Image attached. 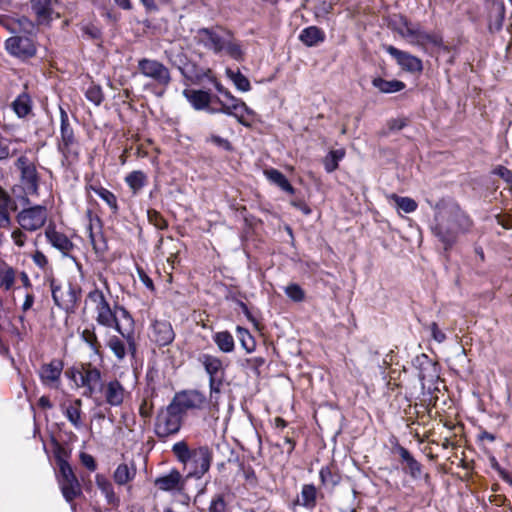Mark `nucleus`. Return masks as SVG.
I'll use <instances>...</instances> for the list:
<instances>
[{
	"label": "nucleus",
	"instance_id": "a211bd4d",
	"mask_svg": "<svg viewBox=\"0 0 512 512\" xmlns=\"http://www.w3.org/2000/svg\"><path fill=\"white\" fill-rule=\"evenodd\" d=\"M386 52L396 59L402 69L409 72H420L423 69L422 62L416 56L401 51L392 45L385 47Z\"/></svg>",
	"mask_w": 512,
	"mask_h": 512
},
{
	"label": "nucleus",
	"instance_id": "3c124183",
	"mask_svg": "<svg viewBox=\"0 0 512 512\" xmlns=\"http://www.w3.org/2000/svg\"><path fill=\"white\" fill-rule=\"evenodd\" d=\"M11 141L6 138H0V161L7 160L15 154V150L11 149Z\"/></svg>",
	"mask_w": 512,
	"mask_h": 512
},
{
	"label": "nucleus",
	"instance_id": "2eb2a0df",
	"mask_svg": "<svg viewBox=\"0 0 512 512\" xmlns=\"http://www.w3.org/2000/svg\"><path fill=\"white\" fill-rule=\"evenodd\" d=\"M64 364L60 359H53L41 365L38 371L41 383L49 388L58 389L61 383V374Z\"/></svg>",
	"mask_w": 512,
	"mask_h": 512
},
{
	"label": "nucleus",
	"instance_id": "9b49d317",
	"mask_svg": "<svg viewBox=\"0 0 512 512\" xmlns=\"http://www.w3.org/2000/svg\"><path fill=\"white\" fill-rule=\"evenodd\" d=\"M52 298L59 308L72 311L78 301V292L70 283L63 284L52 278L49 280Z\"/></svg>",
	"mask_w": 512,
	"mask_h": 512
},
{
	"label": "nucleus",
	"instance_id": "20e7f679",
	"mask_svg": "<svg viewBox=\"0 0 512 512\" xmlns=\"http://www.w3.org/2000/svg\"><path fill=\"white\" fill-rule=\"evenodd\" d=\"M60 138L57 149L68 164L76 162L80 154V145L75 137L67 112L60 106Z\"/></svg>",
	"mask_w": 512,
	"mask_h": 512
},
{
	"label": "nucleus",
	"instance_id": "473e14b6",
	"mask_svg": "<svg viewBox=\"0 0 512 512\" xmlns=\"http://www.w3.org/2000/svg\"><path fill=\"white\" fill-rule=\"evenodd\" d=\"M10 204V196L0 188V228H9L11 225V218L8 212Z\"/></svg>",
	"mask_w": 512,
	"mask_h": 512
},
{
	"label": "nucleus",
	"instance_id": "0e129e2a",
	"mask_svg": "<svg viewBox=\"0 0 512 512\" xmlns=\"http://www.w3.org/2000/svg\"><path fill=\"white\" fill-rule=\"evenodd\" d=\"M139 274L144 285L149 289H153L154 285L152 279L148 277L143 271H140Z\"/></svg>",
	"mask_w": 512,
	"mask_h": 512
},
{
	"label": "nucleus",
	"instance_id": "4c0bfd02",
	"mask_svg": "<svg viewBox=\"0 0 512 512\" xmlns=\"http://www.w3.org/2000/svg\"><path fill=\"white\" fill-rule=\"evenodd\" d=\"M31 7L39 22L48 21L51 15L50 0H31Z\"/></svg>",
	"mask_w": 512,
	"mask_h": 512
},
{
	"label": "nucleus",
	"instance_id": "4be33fe9",
	"mask_svg": "<svg viewBox=\"0 0 512 512\" xmlns=\"http://www.w3.org/2000/svg\"><path fill=\"white\" fill-rule=\"evenodd\" d=\"M82 401L81 399H76L69 404H63L61 406L63 414L68 419V421L74 426L75 429L81 430L84 427V423L82 421Z\"/></svg>",
	"mask_w": 512,
	"mask_h": 512
},
{
	"label": "nucleus",
	"instance_id": "e2e57ef3",
	"mask_svg": "<svg viewBox=\"0 0 512 512\" xmlns=\"http://www.w3.org/2000/svg\"><path fill=\"white\" fill-rule=\"evenodd\" d=\"M34 304V296L32 294H26L25 295V300L23 302V305H22V310L24 312L28 311Z\"/></svg>",
	"mask_w": 512,
	"mask_h": 512
},
{
	"label": "nucleus",
	"instance_id": "bb28decb",
	"mask_svg": "<svg viewBox=\"0 0 512 512\" xmlns=\"http://www.w3.org/2000/svg\"><path fill=\"white\" fill-rule=\"evenodd\" d=\"M223 51L236 61L243 60L244 52L241 44L229 33H225V39L222 44V52Z\"/></svg>",
	"mask_w": 512,
	"mask_h": 512
},
{
	"label": "nucleus",
	"instance_id": "ea45409f",
	"mask_svg": "<svg viewBox=\"0 0 512 512\" xmlns=\"http://www.w3.org/2000/svg\"><path fill=\"white\" fill-rule=\"evenodd\" d=\"M390 198L396 203L397 207L405 213H412L417 209V203L410 197H402L396 194L390 195Z\"/></svg>",
	"mask_w": 512,
	"mask_h": 512
},
{
	"label": "nucleus",
	"instance_id": "1a4fd4ad",
	"mask_svg": "<svg viewBox=\"0 0 512 512\" xmlns=\"http://www.w3.org/2000/svg\"><path fill=\"white\" fill-rule=\"evenodd\" d=\"M199 360L209 375L210 398L213 406H216L224 377L223 363L220 358L209 354H202Z\"/></svg>",
	"mask_w": 512,
	"mask_h": 512
},
{
	"label": "nucleus",
	"instance_id": "2f4dec72",
	"mask_svg": "<svg viewBox=\"0 0 512 512\" xmlns=\"http://www.w3.org/2000/svg\"><path fill=\"white\" fill-rule=\"evenodd\" d=\"M213 341L218 349L224 353H230L235 348L234 338L228 331H220L213 335Z\"/></svg>",
	"mask_w": 512,
	"mask_h": 512
},
{
	"label": "nucleus",
	"instance_id": "72a5a7b5",
	"mask_svg": "<svg viewBox=\"0 0 512 512\" xmlns=\"http://www.w3.org/2000/svg\"><path fill=\"white\" fill-rule=\"evenodd\" d=\"M12 108L18 117L27 116L32 108L31 99L28 94H20L12 103Z\"/></svg>",
	"mask_w": 512,
	"mask_h": 512
},
{
	"label": "nucleus",
	"instance_id": "680f3d73",
	"mask_svg": "<svg viewBox=\"0 0 512 512\" xmlns=\"http://www.w3.org/2000/svg\"><path fill=\"white\" fill-rule=\"evenodd\" d=\"M490 465L494 470H496L498 472L500 477H502L504 479L508 477L506 472L503 469H501L499 463L497 462V460L494 457L490 458Z\"/></svg>",
	"mask_w": 512,
	"mask_h": 512
},
{
	"label": "nucleus",
	"instance_id": "6ab92c4d",
	"mask_svg": "<svg viewBox=\"0 0 512 512\" xmlns=\"http://www.w3.org/2000/svg\"><path fill=\"white\" fill-rule=\"evenodd\" d=\"M100 392L103 394L106 403L115 407L120 406L127 395L126 389L116 379L103 383Z\"/></svg>",
	"mask_w": 512,
	"mask_h": 512
},
{
	"label": "nucleus",
	"instance_id": "338daca9",
	"mask_svg": "<svg viewBox=\"0 0 512 512\" xmlns=\"http://www.w3.org/2000/svg\"><path fill=\"white\" fill-rule=\"evenodd\" d=\"M38 404H39L40 407H42L44 409H51L52 408V403L50 402L49 398L46 397V396L40 397V399L38 401Z\"/></svg>",
	"mask_w": 512,
	"mask_h": 512
},
{
	"label": "nucleus",
	"instance_id": "37998d69",
	"mask_svg": "<svg viewBox=\"0 0 512 512\" xmlns=\"http://www.w3.org/2000/svg\"><path fill=\"white\" fill-rule=\"evenodd\" d=\"M136 477V468L133 464H120L114 472V480H132Z\"/></svg>",
	"mask_w": 512,
	"mask_h": 512
},
{
	"label": "nucleus",
	"instance_id": "58836bf2",
	"mask_svg": "<svg viewBox=\"0 0 512 512\" xmlns=\"http://www.w3.org/2000/svg\"><path fill=\"white\" fill-rule=\"evenodd\" d=\"M81 339L90 347L95 355H100V342L95 333V328H85L81 333Z\"/></svg>",
	"mask_w": 512,
	"mask_h": 512
},
{
	"label": "nucleus",
	"instance_id": "412c9836",
	"mask_svg": "<svg viewBox=\"0 0 512 512\" xmlns=\"http://www.w3.org/2000/svg\"><path fill=\"white\" fill-rule=\"evenodd\" d=\"M198 42L205 48L214 51L215 53L222 52V44L225 39V33L219 34L211 29L202 28L197 32Z\"/></svg>",
	"mask_w": 512,
	"mask_h": 512
},
{
	"label": "nucleus",
	"instance_id": "8fccbe9b",
	"mask_svg": "<svg viewBox=\"0 0 512 512\" xmlns=\"http://www.w3.org/2000/svg\"><path fill=\"white\" fill-rule=\"evenodd\" d=\"M86 98L91 101L92 103H94L95 105H100L101 102L103 101V93H102V90L99 86H90L86 93Z\"/></svg>",
	"mask_w": 512,
	"mask_h": 512
},
{
	"label": "nucleus",
	"instance_id": "e433bc0d",
	"mask_svg": "<svg viewBox=\"0 0 512 512\" xmlns=\"http://www.w3.org/2000/svg\"><path fill=\"white\" fill-rule=\"evenodd\" d=\"M227 77L233 82L235 87L241 92H247L251 89L248 78L243 75L239 70L234 71L230 68L226 69Z\"/></svg>",
	"mask_w": 512,
	"mask_h": 512
},
{
	"label": "nucleus",
	"instance_id": "4468645a",
	"mask_svg": "<svg viewBox=\"0 0 512 512\" xmlns=\"http://www.w3.org/2000/svg\"><path fill=\"white\" fill-rule=\"evenodd\" d=\"M15 165L20 170L21 182L26 193L30 195H37L39 188V175L35 164L26 156H20Z\"/></svg>",
	"mask_w": 512,
	"mask_h": 512
},
{
	"label": "nucleus",
	"instance_id": "aec40b11",
	"mask_svg": "<svg viewBox=\"0 0 512 512\" xmlns=\"http://www.w3.org/2000/svg\"><path fill=\"white\" fill-rule=\"evenodd\" d=\"M183 95L195 110H206L210 113V109L214 108L211 105L214 101L212 94L207 91L186 89L183 91Z\"/></svg>",
	"mask_w": 512,
	"mask_h": 512
},
{
	"label": "nucleus",
	"instance_id": "f704fd0d",
	"mask_svg": "<svg viewBox=\"0 0 512 512\" xmlns=\"http://www.w3.org/2000/svg\"><path fill=\"white\" fill-rule=\"evenodd\" d=\"M125 181L134 194L138 193L147 183V176L144 172L137 170L129 173Z\"/></svg>",
	"mask_w": 512,
	"mask_h": 512
},
{
	"label": "nucleus",
	"instance_id": "423d86ee",
	"mask_svg": "<svg viewBox=\"0 0 512 512\" xmlns=\"http://www.w3.org/2000/svg\"><path fill=\"white\" fill-rule=\"evenodd\" d=\"M218 103L219 107L214 106V108H211L210 114L223 113L233 116L244 126H250V117L254 115V112L241 99L236 98L230 93L224 99H218Z\"/></svg>",
	"mask_w": 512,
	"mask_h": 512
},
{
	"label": "nucleus",
	"instance_id": "cd10ccee",
	"mask_svg": "<svg viewBox=\"0 0 512 512\" xmlns=\"http://www.w3.org/2000/svg\"><path fill=\"white\" fill-rule=\"evenodd\" d=\"M264 174L270 182L277 185L280 189L289 194H294L295 189L282 172L272 168L265 170Z\"/></svg>",
	"mask_w": 512,
	"mask_h": 512
},
{
	"label": "nucleus",
	"instance_id": "49530a36",
	"mask_svg": "<svg viewBox=\"0 0 512 512\" xmlns=\"http://www.w3.org/2000/svg\"><path fill=\"white\" fill-rule=\"evenodd\" d=\"M94 192L103 200L105 201L110 208H112L114 211L117 210V199L116 196L109 191L106 188L98 187V188H92Z\"/></svg>",
	"mask_w": 512,
	"mask_h": 512
},
{
	"label": "nucleus",
	"instance_id": "6e6552de",
	"mask_svg": "<svg viewBox=\"0 0 512 512\" xmlns=\"http://www.w3.org/2000/svg\"><path fill=\"white\" fill-rule=\"evenodd\" d=\"M398 32L411 44L422 48L427 46L439 47L442 44V38L438 34L428 32L420 25L412 24L406 19L403 21V25L399 28Z\"/></svg>",
	"mask_w": 512,
	"mask_h": 512
},
{
	"label": "nucleus",
	"instance_id": "f3484780",
	"mask_svg": "<svg viewBox=\"0 0 512 512\" xmlns=\"http://www.w3.org/2000/svg\"><path fill=\"white\" fill-rule=\"evenodd\" d=\"M149 337L158 346H167L173 342L175 333L169 321L155 320L151 325Z\"/></svg>",
	"mask_w": 512,
	"mask_h": 512
},
{
	"label": "nucleus",
	"instance_id": "a18cd8bd",
	"mask_svg": "<svg viewBox=\"0 0 512 512\" xmlns=\"http://www.w3.org/2000/svg\"><path fill=\"white\" fill-rule=\"evenodd\" d=\"M157 483L160 485L159 488L161 490L178 492L181 496L180 501L182 503L189 502L190 498L187 495L181 493V491L184 488V482H157Z\"/></svg>",
	"mask_w": 512,
	"mask_h": 512
},
{
	"label": "nucleus",
	"instance_id": "7ed1b4c3",
	"mask_svg": "<svg viewBox=\"0 0 512 512\" xmlns=\"http://www.w3.org/2000/svg\"><path fill=\"white\" fill-rule=\"evenodd\" d=\"M87 299L93 304L95 321L103 327L115 329L126 339L129 349L134 352L135 340L133 331L122 329L116 316V310L111 308L104 292L96 287L88 293ZM115 309H118V307L116 306Z\"/></svg>",
	"mask_w": 512,
	"mask_h": 512
},
{
	"label": "nucleus",
	"instance_id": "39448f33",
	"mask_svg": "<svg viewBox=\"0 0 512 512\" xmlns=\"http://www.w3.org/2000/svg\"><path fill=\"white\" fill-rule=\"evenodd\" d=\"M67 374L78 387L85 388L84 395L87 397L94 396L102 389L101 371L90 363L72 368Z\"/></svg>",
	"mask_w": 512,
	"mask_h": 512
},
{
	"label": "nucleus",
	"instance_id": "a878e982",
	"mask_svg": "<svg viewBox=\"0 0 512 512\" xmlns=\"http://www.w3.org/2000/svg\"><path fill=\"white\" fill-rule=\"evenodd\" d=\"M0 25L11 33H17L21 30L28 31L33 28V24L25 17L15 20L6 15H0Z\"/></svg>",
	"mask_w": 512,
	"mask_h": 512
},
{
	"label": "nucleus",
	"instance_id": "5701e85b",
	"mask_svg": "<svg viewBox=\"0 0 512 512\" xmlns=\"http://www.w3.org/2000/svg\"><path fill=\"white\" fill-rule=\"evenodd\" d=\"M45 236L54 248L58 249L64 254H67L73 248V243L70 241V239L52 227H48L46 229Z\"/></svg>",
	"mask_w": 512,
	"mask_h": 512
},
{
	"label": "nucleus",
	"instance_id": "09e8293b",
	"mask_svg": "<svg viewBox=\"0 0 512 512\" xmlns=\"http://www.w3.org/2000/svg\"><path fill=\"white\" fill-rule=\"evenodd\" d=\"M286 295L295 302H301L305 299L304 290L296 283L289 284L285 288Z\"/></svg>",
	"mask_w": 512,
	"mask_h": 512
},
{
	"label": "nucleus",
	"instance_id": "f03ea898",
	"mask_svg": "<svg viewBox=\"0 0 512 512\" xmlns=\"http://www.w3.org/2000/svg\"><path fill=\"white\" fill-rule=\"evenodd\" d=\"M172 452L182 464L186 478L201 479L209 470L212 454L208 447L190 449L185 441L176 442Z\"/></svg>",
	"mask_w": 512,
	"mask_h": 512
},
{
	"label": "nucleus",
	"instance_id": "c85d7f7f",
	"mask_svg": "<svg viewBox=\"0 0 512 512\" xmlns=\"http://www.w3.org/2000/svg\"><path fill=\"white\" fill-rule=\"evenodd\" d=\"M317 489L313 484H305L302 487L301 495L296 500V504L308 509H313L316 505Z\"/></svg>",
	"mask_w": 512,
	"mask_h": 512
},
{
	"label": "nucleus",
	"instance_id": "bf43d9fd",
	"mask_svg": "<svg viewBox=\"0 0 512 512\" xmlns=\"http://www.w3.org/2000/svg\"><path fill=\"white\" fill-rule=\"evenodd\" d=\"M209 512H227L224 500L221 497L214 499L210 504Z\"/></svg>",
	"mask_w": 512,
	"mask_h": 512
},
{
	"label": "nucleus",
	"instance_id": "f257e3e1",
	"mask_svg": "<svg viewBox=\"0 0 512 512\" xmlns=\"http://www.w3.org/2000/svg\"><path fill=\"white\" fill-rule=\"evenodd\" d=\"M435 222L432 231L445 249L451 248L458 236L468 232L472 226L471 219L458 206L440 209L435 216Z\"/></svg>",
	"mask_w": 512,
	"mask_h": 512
},
{
	"label": "nucleus",
	"instance_id": "5fc2aeb1",
	"mask_svg": "<svg viewBox=\"0 0 512 512\" xmlns=\"http://www.w3.org/2000/svg\"><path fill=\"white\" fill-rule=\"evenodd\" d=\"M492 173L499 176L500 178H502L512 188V171L511 170H509L508 168H506L504 166L499 165L496 168H494Z\"/></svg>",
	"mask_w": 512,
	"mask_h": 512
},
{
	"label": "nucleus",
	"instance_id": "4d7b16f0",
	"mask_svg": "<svg viewBox=\"0 0 512 512\" xmlns=\"http://www.w3.org/2000/svg\"><path fill=\"white\" fill-rule=\"evenodd\" d=\"M81 464L87 468L89 471H95L96 470V462L92 455L81 452L79 455Z\"/></svg>",
	"mask_w": 512,
	"mask_h": 512
},
{
	"label": "nucleus",
	"instance_id": "b1692460",
	"mask_svg": "<svg viewBox=\"0 0 512 512\" xmlns=\"http://www.w3.org/2000/svg\"><path fill=\"white\" fill-rule=\"evenodd\" d=\"M397 452L404 465L403 468L409 471L412 478H419L421 476V465L413 458L406 448L399 446L397 448Z\"/></svg>",
	"mask_w": 512,
	"mask_h": 512
},
{
	"label": "nucleus",
	"instance_id": "79ce46f5",
	"mask_svg": "<svg viewBox=\"0 0 512 512\" xmlns=\"http://www.w3.org/2000/svg\"><path fill=\"white\" fill-rule=\"evenodd\" d=\"M61 491L64 498L71 502L73 499L78 497L81 494V486L80 482H63L61 486Z\"/></svg>",
	"mask_w": 512,
	"mask_h": 512
},
{
	"label": "nucleus",
	"instance_id": "a19ab883",
	"mask_svg": "<svg viewBox=\"0 0 512 512\" xmlns=\"http://www.w3.org/2000/svg\"><path fill=\"white\" fill-rule=\"evenodd\" d=\"M15 281V271L12 267L2 266L0 267V288L9 290Z\"/></svg>",
	"mask_w": 512,
	"mask_h": 512
},
{
	"label": "nucleus",
	"instance_id": "774afa93",
	"mask_svg": "<svg viewBox=\"0 0 512 512\" xmlns=\"http://www.w3.org/2000/svg\"><path fill=\"white\" fill-rule=\"evenodd\" d=\"M498 223L505 229H512V218H500L498 217Z\"/></svg>",
	"mask_w": 512,
	"mask_h": 512
},
{
	"label": "nucleus",
	"instance_id": "603ef678",
	"mask_svg": "<svg viewBox=\"0 0 512 512\" xmlns=\"http://www.w3.org/2000/svg\"><path fill=\"white\" fill-rule=\"evenodd\" d=\"M58 467L64 480H76L71 466L64 459L58 458Z\"/></svg>",
	"mask_w": 512,
	"mask_h": 512
},
{
	"label": "nucleus",
	"instance_id": "0eeeda50",
	"mask_svg": "<svg viewBox=\"0 0 512 512\" xmlns=\"http://www.w3.org/2000/svg\"><path fill=\"white\" fill-rule=\"evenodd\" d=\"M183 416L169 404L161 409L155 421V434L159 438H167L177 434L182 426Z\"/></svg>",
	"mask_w": 512,
	"mask_h": 512
},
{
	"label": "nucleus",
	"instance_id": "69168bd1",
	"mask_svg": "<svg viewBox=\"0 0 512 512\" xmlns=\"http://www.w3.org/2000/svg\"><path fill=\"white\" fill-rule=\"evenodd\" d=\"M85 32L89 34L91 38H98L100 36L99 29L94 26H87L85 28Z\"/></svg>",
	"mask_w": 512,
	"mask_h": 512
},
{
	"label": "nucleus",
	"instance_id": "dca6fc26",
	"mask_svg": "<svg viewBox=\"0 0 512 512\" xmlns=\"http://www.w3.org/2000/svg\"><path fill=\"white\" fill-rule=\"evenodd\" d=\"M6 50L13 56L26 59L35 55L36 47L33 40L27 36H13L5 42Z\"/></svg>",
	"mask_w": 512,
	"mask_h": 512
},
{
	"label": "nucleus",
	"instance_id": "13d9d810",
	"mask_svg": "<svg viewBox=\"0 0 512 512\" xmlns=\"http://www.w3.org/2000/svg\"><path fill=\"white\" fill-rule=\"evenodd\" d=\"M429 328L431 331V336L436 342L442 343L445 341V333L438 328V325L435 322L431 323Z\"/></svg>",
	"mask_w": 512,
	"mask_h": 512
},
{
	"label": "nucleus",
	"instance_id": "c9c22d12",
	"mask_svg": "<svg viewBox=\"0 0 512 512\" xmlns=\"http://www.w3.org/2000/svg\"><path fill=\"white\" fill-rule=\"evenodd\" d=\"M345 150L344 149H336L331 150L324 158L323 164L326 172L332 173L338 168L339 162L344 158Z\"/></svg>",
	"mask_w": 512,
	"mask_h": 512
},
{
	"label": "nucleus",
	"instance_id": "864d4df0",
	"mask_svg": "<svg viewBox=\"0 0 512 512\" xmlns=\"http://www.w3.org/2000/svg\"><path fill=\"white\" fill-rule=\"evenodd\" d=\"M25 232L20 226L12 231L11 238L16 246L23 247L25 245L27 241Z\"/></svg>",
	"mask_w": 512,
	"mask_h": 512
},
{
	"label": "nucleus",
	"instance_id": "f8f14e48",
	"mask_svg": "<svg viewBox=\"0 0 512 512\" xmlns=\"http://www.w3.org/2000/svg\"><path fill=\"white\" fill-rule=\"evenodd\" d=\"M170 404L183 416L188 411L204 408L206 396L198 390H183L174 395Z\"/></svg>",
	"mask_w": 512,
	"mask_h": 512
},
{
	"label": "nucleus",
	"instance_id": "c756f323",
	"mask_svg": "<svg viewBox=\"0 0 512 512\" xmlns=\"http://www.w3.org/2000/svg\"><path fill=\"white\" fill-rule=\"evenodd\" d=\"M107 346L118 360H123L127 354V351L131 352L132 354L135 353L129 349V345L124 337L121 339L117 336H111L107 341ZM134 351H136V349Z\"/></svg>",
	"mask_w": 512,
	"mask_h": 512
},
{
	"label": "nucleus",
	"instance_id": "393cba45",
	"mask_svg": "<svg viewBox=\"0 0 512 512\" xmlns=\"http://www.w3.org/2000/svg\"><path fill=\"white\" fill-rule=\"evenodd\" d=\"M299 39L306 46L312 47L323 42L325 34L320 28L316 26H309L301 31Z\"/></svg>",
	"mask_w": 512,
	"mask_h": 512
},
{
	"label": "nucleus",
	"instance_id": "ddd939ff",
	"mask_svg": "<svg viewBox=\"0 0 512 512\" xmlns=\"http://www.w3.org/2000/svg\"><path fill=\"white\" fill-rule=\"evenodd\" d=\"M138 70L144 77L152 79L159 86L167 87L171 82L169 69L155 59H140Z\"/></svg>",
	"mask_w": 512,
	"mask_h": 512
},
{
	"label": "nucleus",
	"instance_id": "7c9ffc66",
	"mask_svg": "<svg viewBox=\"0 0 512 512\" xmlns=\"http://www.w3.org/2000/svg\"><path fill=\"white\" fill-rule=\"evenodd\" d=\"M372 84L382 93H395L405 88V84L402 81L385 80L381 77L374 78Z\"/></svg>",
	"mask_w": 512,
	"mask_h": 512
},
{
	"label": "nucleus",
	"instance_id": "6e6d98bb",
	"mask_svg": "<svg viewBox=\"0 0 512 512\" xmlns=\"http://www.w3.org/2000/svg\"><path fill=\"white\" fill-rule=\"evenodd\" d=\"M101 493L106 497L109 503H114L116 498L111 488V482H97Z\"/></svg>",
	"mask_w": 512,
	"mask_h": 512
},
{
	"label": "nucleus",
	"instance_id": "052dcab7",
	"mask_svg": "<svg viewBox=\"0 0 512 512\" xmlns=\"http://www.w3.org/2000/svg\"><path fill=\"white\" fill-rule=\"evenodd\" d=\"M33 261L40 268H44L48 264L47 257L40 251L34 253Z\"/></svg>",
	"mask_w": 512,
	"mask_h": 512
},
{
	"label": "nucleus",
	"instance_id": "c03bdc74",
	"mask_svg": "<svg viewBox=\"0 0 512 512\" xmlns=\"http://www.w3.org/2000/svg\"><path fill=\"white\" fill-rule=\"evenodd\" d=\"M238 338L240 340L241 346L248 352L251 353L254 348V340L249 331L243 327L237 326L236 328Z\"/></svg>",
	"mask_w": 512,
	"mask_h": 512
},
{
	"label": "nucleus",
	"instance_id": "de8ad7c7",
	"mask_svg": "<svg viewBox=\"0 0 512 512\" xmlns=\"http://www.w3.org/2000/svg\"><path fill=\"white\" fill-rule=\"evenodd\" d=\"M198 80L202 79L203 77H206L209 79V81H211L214 86H215V89L216 91L218 92V94L222 97H226V96H229V94L231 93L228 89H226L220 82H218L216 80V78L212 75V72L210 69H206L205 71L202 72V74H199L196 76Z\"/></svg>",
	"mask_w": 512,
	"mask_h": 512
},
{
	"label": "nucleus",
	"instance_id": "9d476101",
	"mask_svg": "<svg viewBox=\"0 0 512 512\" xmlns=\"http://www.w3.org/2000/svg\"><path fill=\"white\" fill-rule=\"evenodd\" d=\"M48 218V210L44 205L23 208L16 215V222L26 232H35L44 227Z\"/></svg>",
	"mask_w": 512,
	"mask_h": 512
}]
</instances>
